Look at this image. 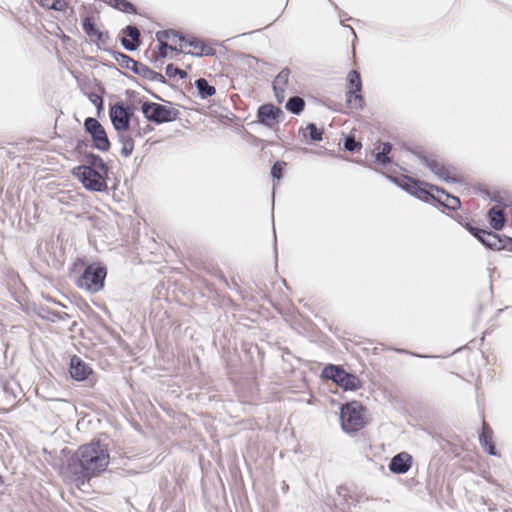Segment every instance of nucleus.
<instances>
[{"label":"nucleus","mask_w":512,"mask_h":512,"mask_svg":"<svg viewBox=\"0 0 512 512\" xmlns=\"http://www.w3.org/2000/svg\"><path fill=\"white\" fill-rule=\"evenodd\" d=\"M110 453L100 440L83 444L67 461V472L77 485H84L107 470Z\"/></svg>","instance_id":"nucleus-1"},{"label":"nucleus","mask_w":512,"mask_h":512,"mask_svg":"<svg viewBox=\"0 0 512 512\" xmlns=\"http://www.w3.org/2000/svg\"><path fill=\"white\" fill-rule=\"evenodd\" d=\"M106 276V266L99 262H94L84 268L76 280V286L89 293H97L104 288Z\"/></svg>","instance_id":"nucleus-2"},{"label":"nucleus","mask_w":512,"mask_h":512,"mask_svg":"<svg viewBox=\"0 0 512 512\" xmlns=\"http://www.w3.org/2000/svg\"><path fill=\"white\" fill-rule=\"evenodd\" d=\"M71 173L88 191L104 192L108 188L107 180L109 168H73Z\"/></svg>","instance_id":"nucleus-3"},{"label":"nucleus","mask_w":512,"mask_h":512,"mask_svg":"<svg viewBox=\"0 0 512 512\" xmlns=\"http://www.w3.org/2000/svg\"><path fill=\"white\" fill-rule=\"evenodd\" d=\"M365 408L359 401H351L340 408V424L346 433H356L365 426Z\"/></svg>","instance_id":"nucleus-4"},{"label":"nucleus","mask_w":512,"mask_h":512,"mask_svg":"<svg viewBox=\"0 0 512 512\" xmlns=\"http://www.w3.org/2000/svg\"><path fill=\"white\" fill-rule=\"evenodd\" d=\"M141 111L147 121L157 125L173 122L180 115L179 110L176 108L148 100L142 103Z\"/></svg>","instance_id":"nucleus-5"},{"label":"nucleus","mask_w":512,"mask_h":512,"mask_svg":"<svg viewBox=\"0 0 512 512\" xmlns=\"http://www.w3.org/2000/svg\"><path fill=\"white\" fill-rule=\"evenodd\" d=\"M135 110L134 104H127L122 100L109 105V118L117 133L127 132L130 129Z\"/></svg>","instance_id":"nucleus-6"},{"label":"nucleus","mask_w":512,"mask_h":512,"mask_svg":"<svg viewBox=\"0 0 512 512\" xmlns=\"http://www.w3.org/2000/svg\"><path fill=\"white\" fill-rule=\"evenodd\" d=\"M84 130L92 140L93 148L100 152H107L111 148V142L103 125L94 117H87L84 120Z\"/></svg>","instance_id":"nucleus-7"},{"label":"nucleus","mask_w":512,"mask_h":512,"mask_svg":"<svg viewBox=\"0 0 512 512\" xmlns=\"http://www.w3.org/2000/svg\"><path fill=\"white\" fill-rule=\"evenodd\" d=\"M389 179L396 183L404 191L425 202L430 200L432 193L436 192V188H438V186L430 185L425 182L415 180L411 177H407L405 182H401L400 180L393 177H389Z\"/></svg>","instance_id":"nucleus-8"},{"label":"nucleus","mask_w":512,"mask_h":512,"mask_svg":"<svg viewBox=\"0 0 512 512\" xmlns=\"http://www.w3.org/2000/svg\"><path fill=\"white\" fill-rule=\"evenodd\" d=\"M348 90L346 92L347 104L355 109H362L364 99L361 95L362 80L360 74L356 70L349 71L347 75Z\"/></svg>","instance_id":"nucleus-9"},{"label":"nucleus","mask_w":512,"mask_h":512,"mask_svg":"<svg viewBox=\"0 0 512 512\" xmlns=\"http://www.w3.org/2000/svg\"><path fill=\"white\" fill-rule=\"evenodd\" d=\"M282 115L283 111L281 108L273 103L262 104L257 109V121L268 128L278 124Z\"/></svg>","instance_id":"nucleus-10"},{"label":"nucleus","mask_w":512,"mask_h":512,"mask_svg":"<svg viewBox=\"0 0 512 512\" xmlns=\"http://www.w3.org/2000/svg\"><path fill=\"white\" fill-rule=\"evenodd\" d=\"M120 43L127 51H135L141 45V32L135 25H127L121 30Z\"/></svg>","instance_id":"nucleus-11"},{"label":"nucleus","mask_w":512,"mask_h":512,"mask_svg":"<svg viewBox=\"0 0 512 512\" xmlns=\"http://www.w3.org/2000/svg\"><path fill=\"white\" fill-rule=\"evenodd\" d=\"M485 247L494 251L507 250L511 252L512 237L500 235L496 232L489 231L481 242Z\"/></svg>","instance_id":"nucleus-12"},{"label":"nucleus","mask_w":512,"mask_h":512,"mask_svg":"<svg viewBox=\"0 0 512 512\" xmlns=\"http://www.w3.org/2000/svg\"><path fill=\"white\" fill-rule=\"evenodd\" d=\"M91 367L77 355L70 358L69 373L73 380L82 382L92 374Z\"/></svg>","instance_id":"nucleus-13"},{"label":"nucleus","mask_w":512,"mask_h":512,"mask_svg":"<svg viewBox=\"0 0 512 512\" xmlns=\"http://www.w3.org/2000/svg\"><path fill=\"white\" fill-rule=\"evenodd\" d=\"M422 164H424L429 170L434 173L439 179L447 182V183H455L458 180L454 177H450L448 172L445 170L443 165L439 164L436 160L428 158L423 153L416 154Z\"/></svg>","instance_id":"nucleus-14"},{"label":"nucleus","mask_w":512,"mask_h":512,"mask_svg":"<svg viewBox=\"0 0 512 512\" xmlns=\"http://www.w3.org/2000/svg\"><path fill=\"white\" fill-rule=\"evenodd\" d=\"M412 466V456L407 452H400L393 456L388 468L394 474H405Z\"/></svg>","instance_id":"nucleus-15"},{"label":"nucleus","mask_w":512,"mask_h":512,"mask_svg":"<svg viewBox=\"0 0 512 512\" xmlns=\"http://www.w3.org/2000/svg\"><path fill=\"white\" fill-rule=\"evenodd\" d=\"M505 207L495 205L491 207L487 212V219L491 228L495 231H501L506 224V218L504 213Z\"/></svg>","instance_id":"nucleus-16"},{"label":"nucleus","mask_w":512,"mask_h":512,"mask_svg":"<svg viewBox=\"0 0 512 512\" xmlns=\"http://www.w3.org/2000/svg\"><path fill=\"white\" fill-rule=\"evenodd\" d=\"M378 151L374 154L375 163L382 167H386L392 163V158L389 156L393 149L390 142L378 141Z\"/></svg>","instance_id":"nucleus-17"},{"label":"nucleus","mask_w":512,"mask_h":512,"mask_svg":"<svg viewBox=\"0 0 512 512\" xmlns=\"http://www.w3.org/2000/svg\"><path fill=\"white\" fill-rule=\"evenodd\" d=\"M336 385L345 391H356L361 387V381L356 375L343 370Z\"/></svg>","instance_id":"nucleus-18"},{"label":"nucleus","mask_w":512,"mask_h":512,"mask_svg":"<svg viewBox=\"0 0 512 512\" xmlns=\"http://www.w3.org/2000/svg\"><path fill=\"white\" fill-rule=\"evenodd\" d=\"M105 51L112 56V58L118 63L119 66L127 70H130L133 73L137 68L136 66H138L140 63L139 61L134 60L132 57L123 52L113 51L110 49H105Z\"/></svg>","instance_id":"nucleus-19"},{"label":"nucleus","mask_w":512,"mask_h":512,"mask_svg":"<svg viewBox=\"0 0 512 512\" xmlns=\"http://www.w3.org/2000/svg\"><path fill=\"white\" fill-rule=\"evenodd\" d=\"M136 67L137 68L134 74L142 77L143 79L149 81H157L162 84H168V81L161 73L156 72L155 70L151 69L149 66L143 64L142 62H140L139 65Z\"/></svg>","instance_id":"nucleus-20"},{"label":"nucleus","mask_w":512,"mask_h":512,"mask_svg":"<svg viewBox=\"0 0 512 512\" xmlns=\"http://www.w3.org/2000/svg\"><path fill=\"white\" fill-rule=\"evenodd\" d=\"M83 164L75 168L106 169L109 168L101 156L95 153H83Z\"/></svg>","instance_id":"nucleus-21"},{"label":"nucleus","mask_w":512,"mask_h":512,"mask_svg":"<svg viewBox=\"0 0 512 512\" xmlns=\"http://www.w3.org/2000/svg\"><path fill=\"white\" fill-rule=\"evenodd\" d=\"M195 88L197 89V95L201 99H207L216 94V88L213 85H210L207 79L198 78L194 82Z\"/></svg>","instance_id":"nucleus-22"},{"label":"nucleus","mask_w":512,"mask_h":512,"mask_svg":"<svg viewBox=\"0 0 512 512\" xmlns=\"http://www.w3.org/2000/svg\"><path fill=\"white\" fill-rule=\"evenodd\" d=\"M436 193H441L442 195H444V202L443 203L440 202V205L443 206L444 208L451 210V211H456L461 207L460 199L458 197L448 193L443 188H440V187L436 188Z\"/></svg>","instance_id":"nucleus-23"},{"label":"nucleus","mask_w":512,"mask_h":512,"mask_svg":"<svg viewBox=\"0 0 512 512\" xmlns=\"http://www.w3.org/2000/svg\"><path fill=\"white\" fill-rule=\"evenodd\" d=\"M103 3L124 13L135 14L136 7L128 0H101Z\"/></svg>","instance_id":"nucleus-24"},{"label":"nucleus","mask_w":512,"mask_h":512,"mask_svg":"<svg viewBox=\"0 0 512 512\" xmlns=\"http://www.w3.org/2000/svg\"><path fill=\"white\" fill-rule=\"evenodd\" d=\"M81 26L84 33L93 40L94 37H99L100 30L97 28L95 24V20L93 16L87 15L81 21Z\"/></svg>","instance_id":"nucleus-25"},{"label":"nucleus","mask_w":512,"mask_h":512,"mask_svg":"<svg viewBox=\"0 0 512 512\" xmlns=\"http://www.w3.org/2000/svg\"><path fill=\"white\" fill-rule=\"evenodd\" d=\"M305 108V101L299 96H291L285 104V109L294 115H300Z\"/></svg>","instance_id":"nucleus-26"},{"label":"nucleus","mask_w":512,"mask_h":512,"mask_svg":"<svg viewBox=\"0 0 512 512\" xmlns=\"http://www.w3.org/2000/svg\"><path fill=\"white\" fill-rule=\"evenodd\" d=\"M343 370L340 366L328 364L323 368L321 375L323 378L331 380L336 384Z\"/></svg>","instance_id":"nucleus-27"},{"label":"nucleus","mask_w":512,"mask_h":512,"mask_svg":"<svg viewBox=\"0 0 512 512\" xmlns=\"http://www.w3.org/2000/svg\"><path fill=\"white\" fill-rule=\"evenodd\" d=\"M171 38H177L180 42H186V36L178 32H175L172 29L160 30L156 32V40L159 43L165 42L166 40Z\"/></svg>","instance_id":"nucleus-28"},{"label":"nucleus","mask_w":512,"mask_h":512,"mask_svg":"<svg viewBox=\"0 0 512 512\" xmlns=\"http://www.w3.org/2000/svg\"><path fill=\"white\" fill-rule=\"evenodd\" d=\"M290 73L291 71L289 68H283L275 77L273 81V86L286 89L289 83Z\"/></svg>","instance_id":"nucleus-29"},{"label":"nucleus","mask_w":512,"mask_h":512,"mask_svg":"<svg viewBox=\"0 0 512 512\" xmlns=\"http://www.w3.org/2000/svg\"><path fill=\"white\" fill-rule=\"evenodd\" d=\"M462 226H464L469 233L475 237L480 243L483 241L485 236L490 230L482 229L476 226L471 225L470 223H463L461 220L458 221Z\"/></svg>","instance_id":"nucleus-30"},{"label":"nucleus","mask_w":512,"mask_h":512,"mask_svg":"<svg viewBox=\"0 0 512 512\" xmlns=\"http://www.w3.org/2000/svg\"><path fill=\"white\" fill-rule=\"evenodd\" d=\"M174 50L173 47L166 42H158L157 50L153 51V61H158L159 59L166 58L168 56V52Z\"/></svg>","instance_id":"nucleus-31"},{"label":"nucleus","mask_w":512,"mask_h":512,"mask_svg":"<svg viewBox=\"0 0 512 512\" xmlns=\"http://www.w3.org/2000/svg\"><path fill=\"white\" fill-rule=\"evenodd\" d=\"M311 141L320 142L323 139V129H319L315 123H308L306 126Z\"/></svg>","instance_id":"nucleus-32"},{"label":"nucleus","mask_w":512,"mask_h":512,"mask_svg":"<svg viewBox=\"0 0 512 512\" xmlns=\"http://www.w3.org/2000/svg\"><path fill=\"white\" fill-rule=\"evenodd\" d=\"M479 442L482 447L489 443H493V431L486 423L483 424L482 430L479 434Z\"/></svg>","instance_id":"nucleus-33"},{"label":"nucleus","mask_w":512,"mask_h":512,"mask_svg":"<svg viewBox=\"0 0 512 512\" xmlns=\"http://www.w3.org/2000/svg\"><path fill=\"white\" fill-rule=\"evenodd\" d=\"M343 146L346 151L355 153L361 149L362 144L354 136L349 135L345 136Z\"/></svg>","instance_id":"nucleus-34"},{"label":"nucleus","mask_w":512,"mask_h":512,"mask_svg":"<svg viewBox=\"0 0 512 512\" xmlns=\"http://www.w3.org/2000/svg\"><path fill=\"white\" fill-rule=\"evenodd\" d=\"M165 73L169 78L179 76L181 79H185L188 74L185 70L178 68L174 64L170 63L165 67Z\"/></svg>","instance_id":"nucleus-35"},{"label":"nucleus","mask_w":512,"mask_h":512,"mask_svg":"<svg viewBox=\"0 0 512 512\" xmlns=\"http://www.w3.org/2000/svg\"><path fill=\"white\" fill-rule=\"evenodd\" d=\"M39 317L50 322H56L59 311L41 307L38 313Z\"/></svg>","instance_id":"nucleus-36"},{"label":"nucleus","mask_w":512,"mask_h":512,"mask_svg":"<svg viewBox=\"0 0 512 512\" xmlns=\"http://www.w3.org/2000/svg\"><path fill=\"white\" fill-rule=\"evenodd\" d=\"M187 54H190L192 56L196 57H202V56H214L216 54V50L207 44L203 43L200 51L196 52H187Z\"/></svg>","instance_id":"nucleus-37"},{"label":"nucleus","mask_w":512,"mask_h":512,"mask_svg":"<svg viewBox=\"0 0 512 512\" xmlns=\"http://www.w3.org/2000/svg\"><path fill=\"white\" fill-rule=\"evenodd\" d=\"M88 98H89L90 102L95 105V107L97 109V113L99 115L103 111V109H104V100H103V98L100 95H98L97 93H94V92L90 93L88 95Z\"/></svg>","instance_id":"nucleus-38"},{"label":"nucleus","mask_w":512,"mask_h":512,"mask_svg":"<svg viewBox=\"0 0 512 512\" xmlns=\"http://www.w3.org/2000/svg\"><path fill=\"white\" fill-rule=\"evenodd\" d=\"M349 490L346 486H340L337 488V494L339 497L343 498V503H339L341 505L340 509L342 511H345L346 508H349V503L346 499V496H348ZM338 506V504H336Z\"/></svg>","instance_id":"nucleus-39"},{"label":"nucleus","mask_w":512,"mask_h":512,"mask_svg":"<svg viewBox=\"0 0 512 512\" xmlns=\"http://www.w3.org/2000/svg\"><path fill=\"white\" fill-rule=\"evenodd\" d=\"M284 165H285V163L280 162V161H277L272 165L270 173L274 179L279 180L282 178V171H283Z\"/></svg>","instance_id":"nucleus-40"},{"label":"nucleus","mask_w":512,"mask_h":512,"mask_svg":"<svg viewBox=\"0 0 512 512\" xmlns=\"http://www.w3.org/2000/svg\"><path fill=\"white\" fill-rule=\"evenodd\" d=\"M45 7L55 11H64L67 7L65 0H53L51 3L45 2Z\"/></svg>","instance_id":"nucleus-41"},{"label":"nucleus","mask_w":512,"mask_h":512,"mask_svg":"<svg viewBox=\"0 0 512 512\" xmlns=\"http://www.w3.org/2000/svg\"><path fill=\"white\" fill-rule=\"evenodd\" d=\"M134 150V140L128 141V143H122L121 155L124 157H129Z\"/></svg>","instance_id":"nucleus-42"},{"label":"nucleus","mask_w":512,"mask_h":512,"mask_svg":"<svg viewBox=\"0 0 512 512\" xmlns=\"http://www.w3.org/2000/svg\"><path fill=\"white\" fill-rule=\"evenodd\" d=\"M184 43L187 44L188 46L200 51L204 42L195 37H191V38L186 37V42H184Z\"/></svg>","instance_id":"nucleus-43"},{"label":"nucleus","mask_w":512,"mask_h":512,"mask_svg":"<svg viewBox=\"0 0 512 512\" xmlns=\"http://www.w3.org/2000/svg\"><path fill=\"white\" fill-rule=\"evenodd\" d=\"M274 96L278 103H282L286 98V92L284 88H278L273 86Z\"/></svg>","instance_id":"nucleus-44"},{"label":"nucleus","mask_w":512,"mask_h":512,"mask_svg":"<svg viewBox=\"0 0 512 512\" xmlns=\"http://www.w3.org/2000/svg\"><path fill=\"white\" fill-rule=\"evenodd\" d=\"M108 39H109L108 32L100 31L99 37H94V39L92 41L95 42L97 45H99V44H104L106 42V40H108Z\"/></svg>","instance_id":"nucleus-45"},{"label":"nucleus","mask_w":512,"mask_h":512,"mask_svg":"<svg viewBox=\"0 0 512 512\" xmlns=\"http://www.w3.org/2000/svg\"><path fill=\"white\" fill-rule=\"evenodd\" d=\"M484 449V451L491 455V456H498V452H497V449L494 445V443H489L488 445H485L482 447Z\"/></svg>","instance_id":"nucleus-46"},{"label":"nucleus","mask_w":512,"mask_h":512,"mask_svg":"<svg viewBox=\"0 0 512 512\" xmlns=\"http://www.w3.org/2000/svg\"><path fill=\"white\" fill-rule=\"evenodd\" d=\"M125 132L118 133V141L120 143H128V141H133V138L130 135L124 134Z\"/></svg>","instance_id":"nucleus-47"},{"label":"nucleus","mask_w":512,"mask_h":512,"mask_svg":"<svg viewBox=\"0 0 512 512\" xmlns=\"http://www.w3.org/2000/svg\"><path fill=\"white\" fill-rule=\"evenodd\" d=\"M430 200L432 201H435L437 202L438 204H440V202H444V195H442L441 193H432L431 197H430Z\"/></svg>","instance_id":"nucleus-48"},{"label":"nucleus","mask_w":512,"mask_h":512,"mask_svg":"<svg viewBox=\"0 0 512 512\" xmlns=\"http://www.w3.org/2000/svg\"><path fill=\"white\" fill-rule=\"evenodd\" d=\"M86 147H87L86 143H84L83 141H78L77 145H76V151L82 154L83 148H86Z\"/></svg>","instance_id":"nucleus-49"},{"label":"nucleus","mask_w":512,"mask_h":512,"mask_svg":"<svg viewBox=\"0 0 512 512\" xmlns=\"http://www.w3.org/2000/svg\"><path fill=\"white\" fill-rule=\"evenodd\" d=\"M70 315L65 312H59V316H57V321H64L66 319H69Z\"/></svg>","instance_id":"nucleus-50"},{"label":"nucleus","mask_w":512,"mask_h":512,"mask_svg":"<svg viewBox=\"0 0 512 512\" xmlns=\"http://www.w3.org/2000/svg\"><path fill=\"white\" fill-rule=\"evenodd\" d=\"M147 92H148V93H149L153 98H155V99H157V100H162V98H161L159 95H157V94H155V93H153V92H151V91H149V90H147Z\"/></svg>","instance_id":"nucleus-51"},{"label":"nucleus","mask_w":512,"mask_h":512,"mask_svg":"<svg viewBox=\"0 0 512 512\" xmlns=\"http://www.w3.org/2000/svg\"><path fill=\"white\" fill-rule=\"evenodd\" d=\"M136 94L134 90H126V95L129 97H133Z\"/></svg>","instance_id":"nucleus-52"},{"label":"nucleus","mask_w":512,"mask_h":512,"mask_svg":"<svg viewBox=\"0 0 512 512\" xmlns=\"http://www.w3.org/2000/svg\"><path fill=\"white\" fill-rule=\"evenodd\" d=\"M411 355L416 356V357H421V358H428L429 357L428 355H421V354H417V353H411Z\"/></svg>","instance_id":"nucleus-53"},{"label":"nucleus","mask_w":512,"mask_h":512,"mask_svg":"<svg viewBox=\"0 0 512 512\" xmlns=\"http://www.w3.org/2000/svg\"><path fill=\"white\" fill-rule=\"evenodd\" d=\"M53 0H40V4L45 7V2L51 3Z\"/></svg>","instance_id":"nucleus-54"},{"label":"nucleus","mask_w":512,"mask_h":512,"mask_svg":"<svg viewBox=\"0 0 512 512\" xmlns=\"http://www.w3.org/2000/svg\"><path fill=\"white\" fill-rule=\"evenodd\" d=\"M173 51L177 52V53H183V50L181 48H176V47H173Z\"/></svg>","instance_id":"nucleus-55"},{"label":"nucleus","mask_w":512,"mask_h":512,"mask_svg":"<svg viewBox=\"0 0 512 512\" xmlns=\"http://www.w3.org/2000/svg\"><path fill=\"white\" fill-rule=\"evenodd\" d=\"M274 252H275V256L277 257V248H276V243L274 244Z\"/></svg>","instance_id":"nucleus-56"},{"label":"nucleus","mask_w":512,"mask_h":512,"mask_svg":"<svg viewBox=\"0 0 512 512\" xmlns=\"http://www.w3.org/2000/svg\"><path fill=\"white\" fill-rule=\"evenodd\" d=\"M397 351L400 353H408L406 350H402V349H398Z\"/></svg>","instance_id":"nucleus-57"},{"label":"nucleus","mask_w":512,"mask_h":512,"mask_svg":"<svg viewBox=\"0 0 512 512\" xmlns=\"http://www.w3.org/2000/svg\"><path fill=\"white\" fill-rule=\"evenodd\" d=\"M3 483V477L0 475V484Z\"/></svg>","instance_id":"nucleus-58"},{"label":"nucleus","mask_w":512,"mask_h":512,"mask_svg":"<svg viewBox=\"0 0 512 512\" xmlns=\"http://www.w3.org/2000/svg\"><path fill=\"white\" fill-rule=\"evenodd\" d=\"M511 252H512V249H511Z\"/></svg>","instance_id":"nucleus-59"}]
</instances>
